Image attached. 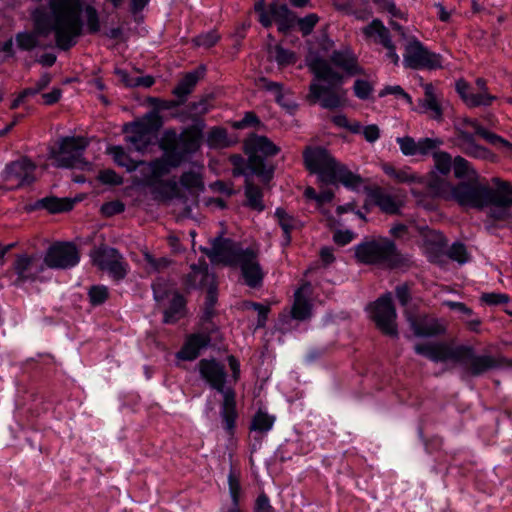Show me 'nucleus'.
Segmentation results:
<instances>
[{"instance_id": "obj_1", "label": "nucleus", "mask_w": 512, "mask_h": 512, "mask_svg": "<svg viewBox=\"0 0 512 512\" xmlns=\"http://www.w3.org/2000/svg\"><path fill=\"white\" fill-rule=\"evenodd\" d=\"M80 0H48L50 15L35 10L32 18L34 32H21L16 36L19 48L32 50L42 46L39 37L54 33L56 46L67 50L76 43L81 35V23L78 17Z\"/></svg>"}, {"instance_id": "obj_2", "label": "nucleus", "mask_w": 512, "mask_h": 512, "mask_svg": "<svg viewBox=\"0 0 512 512\" xmlns=\"http://www.w3.org/2000/svg\"><path fill=\"white\" fill-rule=\"evenodd\" d=\"M201 250L213 263H222L228 266H238L244 282L250 288L262 286L264 271L258 259V250L253 247L243 248L240 244L222 238L215 237L211 242V248Z\"/></svg>"}, {"instance_id": "obj_3", "label": "nucleus", "mask_w": 512, "mask_h": 512, "mask_svg": "<svg viewBox=\"0 0 512 512\" xmlns=\"http://www.w3.org/2000/svg\"><path fill=\"white\" fill-rule=\"evenodd\" d=\"M415 351L433 362L465 364L472 376H479L499 365L498 361L490 355H476L470 346H454L449 343L436 342L418 344L415 346Z\"/></svg>"}, {"instance_id": "obj_4", "label": "nucleus", "mask_w": 512, "mask_h": 512, "mask_svg": "<svg viewBox=\"0 0 512 512\" xmlns=\"http://www.w3.org/2000/svg\"><path fill=\"white\" fill-rule=\"evenodd\" d=\"M308 66L315 75V81L310 85L309 99L319 102L323 108L336 109L344 105L347 91L341 87L342 76L333 71L330 65L320 58H313Z\"/></svg>"}, {"instance_id": "obj_5", "label": "nucleus", "mask_w": 512, "mask_h": 512, "mask_svg": "<svg viewBox=\"0 0 512 512\" xmlns=\"http://www.w3.org/2000/svg\"><path fill=\"white\" fill-rule=\"evenodd\" d=\"M306 168L317 174L323 183H341L348 188H358L362 184V178L350 171L346 165L335 160L331 154L320 147H307L303 152Z\"/></svg>"}, {"instance_id": "obj_6", "label": "nucleus", "mask_w": 512, "mask_h": 512, "mask_svg": "<svg viewBox=\"0 0 512 512\" xmlns=\"http://www.w3.org/2000/svg\"><path fill=\"white\" fill-rule=\"evenodd\" d=\"M429 186L437 196L454 200L463 207L482 208L487 206L490 196L489 186L481 183L479 178L457 185H452L447 181L431 180Z\"/></svg>"}, {"instance_id": "obj_7", "label": "nucleus", "mask_w": 512, "mask_h": 512, "mask_svg": "<svg viewBox=\"0 0 512 512\" xmlns=\"http://www.w3.org/2000/svg\"><path fill=\"white\" fill-rule=\"evenodd\" d=\"M201 377L215 390L223 394L221 417L225 424V430L232 435L235 429L237 411L235 392L232 388H224L226 372L223 365L215 360L202 359L199 364Z\"/></svg>"}, {"instance_id": "obj_8", "label": "nucleus", "mask_w": 512, "mask_h": 512, "mask_svg": "<svg viewBox=\"0 0 512 512\" xmlns=\"http://www.w3.org/2000/svg\"><path fill=\"white\" fill-rule=\"evenodd\" d=\"M393 30L397 31L403 41V65L410 69L435 70L442 67V56L431 52L417 37L408 34L401 25L391 23Z\"/></svg>"}, {"instance_id": "obj_9", "label": "nucleus", "mask_w": 512, "mask_h": 512, "mask_svg": "<svg viewBox=\"0 0 512 512\" xmlns=\"http://www.w3.org/2000/svg\"><path fill=\"white\" fill-rule=\"evenodd\" d=\"M358 261L365 264H385L398 267L408 260L398 252L394 242L388 239L373 240L361 243L355 248Z\"/></svg>"}, {"instance_id": "obj_10", "label": "nucleus", "mask_w": 512, "mask_h": 512, "mask_svg": "<svg viewBox=\"0 0 512 512\" xmlns=\"http://www.w3.org/2000/svg\"><path fill=\"white\" fill-rule=\"evenodd\" d=\"M161 125V116L157 112H149L141 119L124 125L126 142L136 151L144 152L153 142L155 133Z\"/></svg>"}, {"instance_id": "obj_11", "label": "nucleus", "mask_w": 512, "mask_h": 512, "mask_svg": "<svg viewBox=\"0 0 512 512\" xmlns=\"http://www.w3.org/2000/svg\"><path fill=\"white\" fill-rule=\"evenodd\" d=\"M87 145L84 137H63L59 141V149L51 152V158L58 168H82L87 165L83 159Z\"/></svg>"}, {"instance_id": "obj_12", "label": "nucleus", "mask_w": 512, "mask_h": 512, "mask_svg": "<svg viewBox=\"0 0 512 512\" xmlns=\"http://www.w3.org/2000/svg\"><path fill=\"white\" fill-rule=\"evenodd\" d=\"M254 10L258 14V20L265 28H269L273 23L278 25L280 32H287L295 24V16L285 4H278L276 1L270 3L267 7L265 0H258L254 5Z\"/></svg>"}, {"instance_id": "obj_13", "label": "nucleus", "mask_w": 512, "mask_h": 512, "mask_svg": "<svg viewBox=\"0 0 512 512\" xmlns=\"http://www.w3.org/2000/svg\"><path fill=\"white\" fill-rule=\"evenodd\" d=\"M45 264L38 254H19L12 266V285L22 287L35 282L44 271Z\"/></svg>"}, {"instance_id": "obj_14", "label": "nucleus", "mask_w": 512, "mask_h": 512, "mask_svg": "<svg viewBox=\"0 0 512 512\" xmlns=\"http://www.w3.org/2000/svg\"><path fill=\"white\" fill-rule=\"evenodd\" d=\"M455 89L466 106L473 108L479 106H490L496 99L488 92L487 83L483 78H477L475 87L464 79L455 83Z\"/></svg>"}, {"instance_id": "obj_15", "label": "nucleus", "mask_w": 512, "mask_h": 512, "mask_svg": "<svg viewBox=\"0 0 512 512\" xmlns=\"http://www.w3.org/2000/svg\"><path fill=\"white\" fill-rule=\"evenodd\" d=\"M370 315L383 333L391 336L397 335V315L392 303L391 293L381 296L370 306Z\"/></svg>"}, {"instance_id": "obj_16", "label": "nucleus", "mask_w": 512, "mask_h": 512, "mask_svg": "<svg viewBox=\"0 0 512 512\" xmlns=\"http://www.w3.org/2000/svg\"><path fill=\"white\" fill-rule=\"evenodd\" d=\"M79 260V252L74 244L58 242L48 248L43 262L52 269H68L77 265Z\"/></svg>"}, {"instance_id": "obj_17", "label": "nucleus", "mask_w": 512, "mask_h": 512, "mask_svg": "<svg viewBox=\"0 0 512 512\" xmlns=\"http://www.w3.org/2000/svg\"><path fill=\"white\" fill-rule=\"evenodd\" d=\"M35 164L28 158H20L7 164L1 173L2 180L14 189L34 180Z\"/></svg>"}, {"instance_id": "obj_18", "label": "nucleus", "mask_w": 512, "mask_h": 512, "mask_svg": "<svg viewBox=\"0 0 512 512\" xmlns=\"http://www.w3.org/2000/svg\"><path fill=\"white\" fill-rule=\"evenodd\" d=\"M91 257L97 267L107 271L113 278L119 280L126 276L127 265L116 249L99 247L93 251Z\"/></svg>"}, {"instance_id": "obj_19", "label": "nucleus", "mask_w": 512, "mask_h": 512, "mask_svg": "<svg viewBox=\"0 0 512 512\" xmlns=\"http://www.w3.org/2000/svg\"><path fill=\"white\" fill-rule=\"evenodd\" d=\"M363 34L367 39L381 44L386 49L385 56L391 63L394 65L399 64L400 57L397 54L396 47L391 40L389 30L380 20L375 19L366 27H364Z\"/></svg>"}, {"instance_id": "obj_20", "label": "nucleus", "mask_w": 512, "mask_h": 512, "mask_svg": "<svg viewBox=\"0 0 512 512\" xmlns=\"http://www.w3.org/2000/svg\"><path fill=\"white\" fill-rule=\"evenodd\" d=\"M396 142L401 153L408 157L427 156L443 144L440 138L425 137L415 140L410 136L398 137Z\"/></svg>"}, {"instance_id": "obj_21", "label": "nucleus", "mask_w": 512, "mask_h": 512, "mask_svg": "<svg viewBox=\"0 0 512 512\" xmlns=\"http://www.w3.org/2000/svg\"><path fill=\"white\" fill-rule=\"evenodd\" d=\"M181 161L182 156L179 154H166L161 159L142 164L144 166L143 182L152 185L157 179L169 173L172 168L179 166Z\"/></svg>"}, {"instance_id": "obj_22", "label": "nucleus", "mask_w": 512, "mask_h": 512, "mask_svg": "<svg viewBox=\"0 0 512 512\" xmlns=\"http://www.w3.org/2000/svg\"><path fill=\"white\" fill-rule=\"evenodd\" d=\"M162 143L165 149H179L182 154L193 153L200 147L198 136L188 131L178 135L175 130H166Z\"/></svg>"}, {"instance_id": "obj_23", "label": "nucleus", "mask_w": 512, "mask_h": 512, "mask_svg": "<svg viewBox=\"0 0 512 512\" xmlns=\"http://www.w3.org/2000/svg\"><path fill=\"white\" fill-rule=\"evenodd\" d=\"M244 146L252 163H255L257 159L275 156L280 151V148L269 138L259 135H251L246 139Z\"/></svg>"}, {"instance_id": "obj_24", "label": "nucleus", "mask_w": 512, "mask_h": 512, "mask_svg": "<svg viewBox=\"0 0 512 512\" xmlns=\"http://www.w3.org/2000/svg\"><path fill=\"white\" fill-rule=\"evenodd\" d=\"M312 293L309 283L303 284L294 293V303L291 308V316L296 320H306L311 317L312 304L310 296Z\"/></svg>"}, {"instance_id": "obj_25", "label": "nucleus", "mask_w": 512, "mask_h": 512, "mask_svg": "<svg viewBox=\"0 0 512 512\" xmlns=\"http://www.w3.org/2000/svg\"><path fill=\"white\" fill-rule=\"evenodd\" d=\"M494 189L489 187V199L487 205H494L503 209V214L506 213V209L512 205V186L498 177H494L491 180Z\"/></svg>"}, {"instance_id": "obj_26", "label": "nucleus", "mask_w": 512, "mask_h": 512, "mask_svg": "<svg viewBox=\"0 0 512 512\" xmlns=\"http://www.w3.org/2000/svg\"><path fill=\"white\" fill-rule=\"evenodd\" d=\"M446 244V239L441 232L428 230L424 234L422 247L431 262L440 263L445 254Z\"/></svg>"}, {"instance_id": "obj_27", "label": "nucleus", "mask_w": 512, "mask_h": 512, "mask_svg": "<svg viewBox=\"0 0 512 512\" xmlns=\"http://www.w3.org/2000/svg\"><path fill=\"white\" fill-rule=\"evenodd\" d=\"M414 334L419 337H431L443 334L446 331V325L443 321L435 318L420 317L414 319L410 315L407 317Z\"/></svg>"}, {"instance_id": "obj_28", "label": "nucleus", "mask_w": 512, "mask_h": 512, "mask_svg": "<svg viewBox=\"0 0 512 512\" xmlns=\"http://www.w3.org/2000/svg\"><path fill=\"white\" fill-rule=\"evenodd\" d=\"M458 132V146L463 153L473 158L495 160V155L487 148L478 145L474 141L472 134L464 131L462 128H458Z\"/></svg>"}, {"instance_id": "obj_29", "label": "nucleus", "mask_w": 512, "mask_h": 512, "mask_svg": "<svg viewBox=\"0 0 512 512\" xmlns=\"http://www.w3.org/2000/svg\"><path fill=\"white\" fill-rule=\"evenodd\" d=\"M331 61L336 67L350 76L361 73V68L357 63L356 56L347 47L334 51L331 56Z\"/></svg>"}, {"instance_id": "obj_30", "label": "nucleus", "mask_w": 512, "mask_h": 512, "mask_svg": "<svg viewBox=\"0 0 512 512\" xmlns=\"http://www.w3.org/2000/svg\"><path fill=\"white\" fill-rule=\"evenodd\" d=\"M210 338L204 334H193L190 335L182 347L177 353V357L182 360L192 361L199 356L201 349L208 346Z\"/></svg>"}, {"instance_id": "obj_31", "label": "nucleus", "mask_w": 512, "mask_h": 512, "mask_svg": "<svg viewBox=\"0 0 512 512\" xmlns=\"http://www.w3.org/2000/svg\"><path fill=\"white\" fill-rule=\"evenodd\" d=\"M372 200L381 211L388 214H397L404 205V199L400 195H393L381 190H375L372 195Z\"/></svg>"}, {"instance_id": "obj_32", "label": "nucleus", "mask_w": 512, "mask_h": 512, "mask_svg": "<svg viewBox=\"0 0 512 512\" xmlns=\"http://www.w3.org/2000/svg\"><path fill=\"white\" fill-rule=\"evenodd\" d=\"M166 297L169 299V306L164 312V322L168 324L175 323L184 317L186 301L177 291L167 293Z\"/></svg>"}, {"instance_id": "obj_33", "label": "nucleus", "mask_w": 512, "mask_h": 512, "mask_svg": "<svg viewBox=\"0 0 512 512\" xmlns=\"http://www.w3.org/2000/svg\"><path fill=\"white\" fill-rule=\"evenodd\" d=\"M78 17L81 23V32L83 27L90 34L100 31V20L97 10L91 5H86L82 8V0L79 3Z\"/></svg>"}, {"instance_id": "obj_34", "label": "nucleus", "mask_w": 512, "mask_h": 512, "mask_svg": "<svg viewBox=\"0 0 512 512\" xmlns=\"http://www.w3.org/2000/svg\"><path fill=\"white\" fill-rule=\"evenodd\" d=\"M191 272L187 277V285L192 288H204L209 284H213L215 277L209 273L208 266L204 263L201 265H193Z\"/></svg>"}, {"instance_id": "obj_35", "label": "nucleus", "mask_w": 512, "mask_h": 512, "mask_svg": "<svg viewBox=\"0 0 512 512\" xmlns=\"http://www.w3.org/2000/svg\"><path fill=\"white\" fill-rule=\"evenodd\" d=\"M425 98L420 101V107L424 112H431V117L437 121L442 120L443 112L431 83L423 85Z\"/></svg>"}, {"instance_id": "obj_36", "label": "nucleus", "mask_w": 512, "mask_h": 512, "mask_svg": "<svg viewBox=\"0 0 512 512\" xmlns=\"http://www.w3.org/2000/svg\"><path fill=\"white\" fill-rule=\"evenodd\" d=\"M200 73L192 71L187 73L178 85L173 89L172 93L182 101L193 91L197 82L199 81Z\"/></svg>"}, {"instance_id": "obj_37", "label": "nucleus", "mask_w": 512, "mask_h": 512, "mask_svg": "<svg viewBox=\"0 0 512 512\" xmlns=\"http://www.w3.org/2000/svg\"><path fill=\"white\" fill-rule=\"evenodd\" d=\"M108 154L112 156L114 162L127 169V171L135 170L140 164H144V162H136L130 158V156L126 153L123 147L121 146H112L108 148Z\"/></svg>"}, {"instance_id": "obj_38", "label": "nucleus", "mask_w": 512, "mask_h": 512, "mask_svg": "<svg viewBox=\"0 0 512 512\" xmlns=\"http://www.w3.org/2000/svg\"><path fill=\"white\" fill-rule=\"evenodd\" d=\"M452 167L454 175L458 179L467 178L468 180H476V178H479L478 173L472 165L461 156L454 158Z\"/></svg>"}, {"instance_id": "obj_39", "label": "nucleus", "mask_w": 512, "mask_h": 512, "mask_svg": "<svg viewBox=\"0 0 512 512\" xmlns=\"http://www.w3.org/2000/svg\"><path fill=\"white\" fill-rule=\"evenodd\" d=\"M245 196L247 198V205L258 212L264 210L263 195L260 188L247 182L245 186Z\"/></svg>"}, {"instance_id": "obj_40", "label": "nucleus", "mask_w": 512, "mask_h": 512, "mask_svg": "<svg viewBox=\"0 0 512 512\" xmlns=\"http://www.w3.org/2000/svg\"><path fill=\"white\" fill-rule=\"evenodd\" d=\"M383 171L386 175L389 177L395 179L398 182L402 183H411V182H417L420 180V178L411 172L409 168L405 169H396L395 167L391 165H383Z\"/></svg>"}, {"instance_id": "obj_41", "label": "nucleus", "mask_w": 512, "mask_h": 512, "mask_svg": "<svg viewBox=\"0 0 512 512\" xmlns=\"http://www.w3.org/2000/svg\"><path fill=\"white\" fill-rule=\"evenodd\" d=\"M180 183L184 188L193 192H201L204 190L202 176L197 171H188L183 173Z\"/></svg>"}, {"instance_id": "obj_42", "label": "nucleus", "mask_w": 512, "mask_h": 512, "mask_svg": "<svg viewBox=\"0 0 512 512\" xmlns=\"http://www.w3.org/2000/svg\"><path fill=\"white\" fill-rule=\"evenodd\" d=\"M275 418L261 410L257 411L251 423V430L266 433L272 429Z\"/></svg>"}, {"instance_id": "obj_43", "label": "nucleus", "mask_w": 512, "mask_h": 512, "mask_svg": "<svg viewBox=\"0 0 512 512\" xmlns=\"http://www.w3.org/2000/svg\"><path fill=\"white\" fill-rule=\"evenodd\" d=\"M474 127V131L477 135H480L485 140H487L489 143L496 145V146H502L506 148L507 150L512 152V144L502 138L501 136H498L494 133H491L484 129L482 126H480L477 122H471Z\"/></svg>"}, {"instance_id": "obj_44", "label": "nucleus", "mask_w": 512, "mask_h": 512, "mask_svg": "<svg viewBox=\"0 0 512 512\" xmlns=\"http://www.w3.org/2000/svg\"><path fill=\"white\" fill-rule=\"evenodd\" d=\"M228 488H229V495H230V498L232 501L231 507H239L241 493H242L240 477L232 469L230 470V472L228 474Z\"/></svg>"}, {"instance_id": "obj_45", "label": "nucleus", "mask_w": 512, "mask_h": 512, "mask_svg": "<svg viewBox=\"0 0 512 512\" xmlns=\"http://www.w3.org/2000/svg\"><path fill=\"white\" fill-rule=\"evenodd\" d=\"M435 171L442 175H447L453 166V160L449 153L438 151L433 153Z\"/></svg>"}, {"instance_id": "obj_46", "label": "nucleus", "mask_w": 512, "mask_h": 512, "mask_svg": "<svg viewBox=\"0 0 512 512\" xmlns=\"http://www.w3.org/2000/svg\"><path fill=\"white\" fill-rule=\"evenodd\" d=\"M275 217L285 234L286 241L290 242V232L296 227V220L282 208L276 209Z\"/></svg>"}, {"instance_id": "obj_47", "label": "nucleus", "mask_w": 512, "mask_h": 512, "mask_svg": "<svg viewBox=\"0 0 512 512\" xmlns=\"http://www.w3.org/2000/svg\"><path fill=\"white\" fill-rule=\"evenodd\" d=\"M207 144L211 148L228 146L227 132L223 128H214L207 135Z\"/></svg>"}, {"instance_id": "obj_48", "label": "nucleus", "mask_w": 512, "mask_h": 512, "mask_svg": "<svg viewBox=\"0 0 512 512\" xmlns=\"http://www.w3.org/2000/svg\"><path fill=\"white\" fill-rule=\"evenodd\" d=\"M448 257L453 261L458 262L459 264H465L470 259V255L466 249V246L459 242L454 243L450 247L448 251Z\"/></svg>"}, {"instance_id": "obj_49", "label": "nucleus", "mask_w": 512, "mask_h": 512, "mask_svg": "<svg viewBox=\"0 0 512 512\" xmlns=\"http://www.w3.org/2000/svg\"><path fill=\"white\" fill-rule=\"evenodd\" d=\"M108 295V289L103 285L92 286L88 291L89 300L93 306L103 304L107 300Z\"/></svg>"}, {"instance_id": "obj_50", "label": "nucleus", "mask_w": 512, "mask_h": 512, "mask_svg": "<svg viewBox=\"0 0 512 512\" xmlns=\"http://www.w3.org/2000/svg\"><path fill=\"white\" fill-rule=\"evenodd\" d=\"M387 95H394L396 98H403L408 104H412L411 96L406 93L400 85H388L379 92V97H385Z\"/></svg>"}, {"instance_id": "obj_51", "label": "nucleus", "mask_w": 512, "mask_h": 512, "mask_svg": "<svg viewBox=\"0 0 512 512\" xmlns=\"http://www.w3.org/2000/svg\"><path fill=\"white\" fill-rule=\"evenodd\" d=\"M480 300L487 305L496 306L508 303L509 296L505 293H483L480 297Z\"/></svg>"}, {"instance_id": "obj_52", "label": "nucleus", "mask_w": 512, "mask_h": 512, "mask_svg": "<svg viewBox=\"0 0 512 512\" xmlns=\"http://www.w3.org/2000/svg\"><path fill=\"white\" fill-rule=\"evenodd\" d=\"M333 123L341 128H345L349 130L353 134L360 133V122L354 121L350 122L347 117L343 114L336 115L332 118Z\"/></svg>"}, {"instance_id": "obj_53", "label": "nucleus", "mask_w": 512, "mask_h": 512, "mask_svg": "<svg viewBox=\"0 0 512 512\" xmlns=\"http://www.w3.org/2000/svg\"><path fill=\"white\" fill-rule=\"evenodd\" d=\"M207 287V296H206V308H205V316L206 318H210L213 315V307L217 302V288L216 282L213 284H209Z\"/></svg>"}, {"instance_id": "obj_54", "label": "nucleus", "mask_w": 512, "mask_h": 512, "mask_svg": "<svg viewBox=\"0 0 512 512\" xmlns=\"http://www.w3.org/2000/svg\"><path fill=\"white\" fill-rule=\"evenodd\" d=\"M353 90H354V94L359 99L366 100L372 94L373 87L368 81L362 80V79H357L354 83Z\"/></svg>"}, {"instance_id": "obj_55", "label": "nucleus", "mask_w": 512, "mask_h": 512, "mask_svg": "<svg viewBox=\"0 0 512 512\" xmlns=\"http://www.w3.org/2000/svg\"><path fill=\"white\" fill-rule=\"evenodd\" d=\"M318 21L319 17L315 13H311L303 18H300L297 23L303 35H308L312 32Z\"/></svg>"}, {"instance_id": "obj_56", "label": "nucleus", "mask_w": 512, "mask_h": 512, "mask_svg": "<svg viewBox=\"0 0 512 512\" xmlns=\"http://www.w3.org/2000/svg\"><path fill=\"white\" fill-rule=\"evenodd\" d=\"M275 59L279 65H290L296 62L297 57L294 52L277 46Z\"/></svg>"}, {"instance_id": "obj_57", "label": "nucleus", "mask_w": 512, "mask_h": 512, "mask_svg": "<svg viewBox=\"0 0 512 512\" xmlns=\"http://www.w3.org/2000/svg\"><path fill=\"white\" fill-rule=\"evenodd\" d=\"M359 130V134H362L365 140L369 143L376 142L380 137V129L376 124H370L367 126H362L360 124Z\"/></svg>"}, {"instance_id": "obj_58", "label": "nucleus", "mask_w": 512, "mask_h": 512, "mask_svg": "<svg viewBox=\"0 0 512 512\" xmlns=\"http://www.w3.org/2000/svg\"><path fill=\"white\" fill-rule=\"evenodd\" d=\"M219 36L215 31H210L205 34H201L194 39V43L197 46L205 48L212 47L218 41Z\"/></svg>"}, {"instance_id": "obj_59", "label": "nucleus", "mask_w": 512, "mask_h": 512, "mask_svg": "<svg viewBox=\"0 0 512 512\" xmlns=\"http://www.w3.org/2000/svg\"><path fill=\"white\" fill-rule=\"evenodd\" d=\"M374 2L392 17L405 18V14L397 8L394 0H374Z\"/></svg>"}, {"instance_id": "obj_60", "label": "nucleus", "mask_w": 512, "mask_h": 512, "mask_svg": "<svg viewBox=\"0 0 512 512\" xmlns=\"http://www.w3.org/2000/svg\"><path fill=\"white\" fill-rule=\"evenodd\" d=\"M98 179L104 183L109 185H119L122 184V177L119 176L115 171L111 169L103 170L99 173Z\"/></svg>"}, {"instance_id": "obj_61", "label": "nucleus", "mask_w": 512, "mask_h": 512, "mask_svg": "<svg viewBox=\"0 0 512 512\" xmlns=\"http://www.w3.org/2000/svg\"><path fill=\"white\" fill-rule=\"evenodd\" d=\"M125 210V205L120 201H112L105 203L101 206V212L103 215L110 217Z\"/></svg>"}, {"instance_id": "obj_62", "label": "nucleus", "mask_w": 512, "mask_h": 512, "mask_svg": "<svg viewBox=\"0 0 512 512\" xmlns=\"http://www.w3.org/2000/svg\"><path fill=\"white\" fill-rule=\"evenodd\" d=\"M43 206L51 213H58L67 209L66 203L57 198H47L43 200Z\"/></svg>"}, {"instance_id": "obj_63", "label": "nucleus", "mask_w": 512, "mask_h": 512, "mask_svg": "<svg viewBox=\"0 0 512 512\" xmlns=\"http://www.w3.org/2000/svg\"><path fill=\"white\" fill-rule=\"evenodd\" d=\"M254 512H274L270 500L265 493H261L257 497Z\"/></svg>"}, {"instance_id": "obj_64", "label": "nucleus", "mask_w": 512, "mask_h": 512, "mask_svg": "<svg viewBox=\"0 0 512 512\" xmlns=\"http://www.w3.org/2000/svg\"><path fill=\"white\" fill-rule=\"evenodd\" d=\"M355 235L350 230H337L333 235L336 244L344 246L354 239Z\"/></svg>"}]
</instances>
